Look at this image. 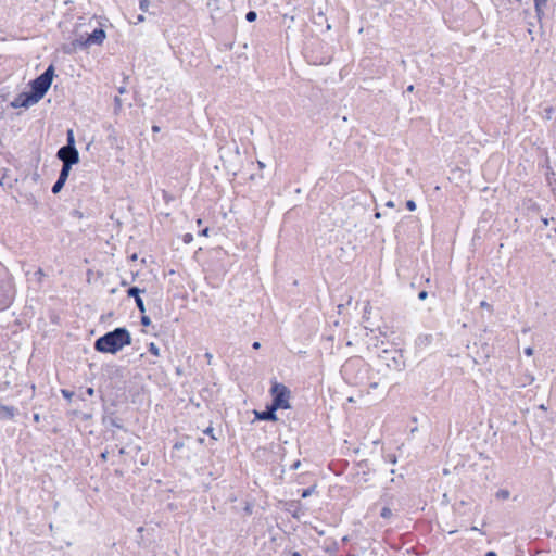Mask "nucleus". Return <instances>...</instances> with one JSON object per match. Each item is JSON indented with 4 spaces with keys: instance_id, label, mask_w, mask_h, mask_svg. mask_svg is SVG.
<instances>
[{
    "instance_id": "nucleus-1",
    "label": "nucleus",
    "mask_w": 556,
    "mask_h": 556,
    "mask_svg": "<svg viewBox=\"0 0 556 556\" xmlns=\"http://www.w3.org/2000/svg\"><path fill=\"white\" fill-rule=\"evenodd\" d=\"M131 344V334L125 327H117L94 341V350L101 353L116 354Z\"/></svg>"
},
{
    "instance_id": "nucleus-2",
    "label": "nucleus",
    "mask_w": 556,
    "mask_h": 556,
    "mask_svg": "<svg viewBox=\"0 0 556 556\" xmlns=\"http://www.w3.org/2000/svg\"><path fill=\"white\" fill-rule=\"evenodd\" d=\"M53 76L54 67L50 65L41 75L30 81V92L35 100L39 102L45 97L52 84Z\"/></svg>"
},
{
    "instance_id": "nucleus-3",
    "label": "nucleus",
    "mask_w": 556,
    "mask_h": 556,
    "mask_svg": "<svg viewBox=\"0 0 556 556\" xmlns=\"http://www.w3.org/2000/svg\"><path fill=\"white\" fill-rule=\"evenodd\" d=\"M365 367L364 362L361 358H350L342 366L341 372L343 378L351 384H359L363 377L358 376L362 368Z\"/></svg>"
},
{
    "instance_id": "nucleus-4",
    "label": "nucleus",
    "mask_w": 556,
    "mask_h": 556,
    "mask_svg": "<svg viewBox=\"0 0 556 556\" xmlns=\"http://www.w3.org/2000/svg\"><path fill=\"white\" fill-rule=\"evenodd\" d=\"M273 402L270 405L274 409H288L290 408L289 399L290 390L282 383L274 382L270 389Z\"/></svg>"
},
{
    "instance_id": "nucleus-5",
    "label": "nucleus",
    "mask_w": 556,
    "mask_h": 556,
    "mask_svg": "<svg viewBox=\"0 0 556 556\" xmlns=\"http://www.w3.org/2000/svg\"><path fill=\"white\" fill-rule=\"evenodd\" d=\"M14 287L12 279L4 275L0 278V311L9 307L14 299Z\"/></svg>"
},
{
    "instance_id": "nucleus-6",
    "label": "nucleus",
    "mask_w": 556,
    "mask_h": 556,
    "mask_svg": "<svg viewBox=\"0 0 556 556\" xmlns=\"http://www.w3.org/2000/svg\"><path fill=\"white\" fill-rule=\"evenodd\" d=\"M56 156L63 165L67 164L68 167L79 162V152L76 147L63 146L58 150Z\"/></svg>"
},
{
    "instance_id": "nucleus-7",
    "label": "nucleus",
    "mask_w": 556,
    "mask_h": 556,
    "mask_svg": "<svg viewBox=\"0 0 556 556\" xmlns=\"http://www.w3.org/2000/svg\"><path fill=\"white\" fill-rule=\"evenodd\" d=\"M38 103L37 100H35L34 96L31 94L30 91L28 92H22L20 93L12 102H11V106L14 108V109H18V108H29L34 104Z\"/></svg>"
},
{
    "instance_id": "nucleus-8",
    "label": "nucleus",
    "mask_w": 556,
    "mask_h": 556,
    "mask_svg": "<svg viewBox=\"0 0 556 556\" xmlns=\"http://www.w3.org/2000/svg\"><path fill=\"white\" fill-rule=\"evenodd\" d=\"M72 167H68V165H62L61 172L59 174L58 180L52 186V193L56 194L59 193L62 188L64 187L71 172Z\"/></svg>"
},
{
    "instance_id": "nucleus-9",
    "label": "nucleus",
    "mask_w": 556,
    "mask_h": 556,
    "mask_svg": "<svg viewBox=\"0 0 556 556\" xmlns=\"http://www.w3.org/2000/svg\"><path fill=\"white\" fill-rule=\"evenodd\" d=\"M273 405H268L265 410H254L255 418L258 420L276 421L277 415Z\"/></svg>"
},
{
    "instance_id": "nucleus-10",
    "label": "nucleus",
    "mask_w": 556,
    "mask_h": 556,
    "mask_svg": "<svg viewBox=\"0 0 556 556\" xmlns=\"http://www.w3.org/2000/svg\"><path fill=\"white\" fill-rule=\"evenodd\" d=\"M105 39V31L102 28H96L87 38V43L101 45Z\"/></svg>"
},
{
    "instance_id": "nucleus-11",
    "label": "nucleus",
    "mask_w": 556,
    "mask_h": 556,
    "mask_svg": "<svg viewBox=\"0 0 556 556\" xmlns=\"http://www.w3.org/2000/svg\"><path fill=\"white\" fill-rule=\"evenodd\" d=\"M17 409L14 406H8L0 403V419H13Z\"/></svg>"
},
{
    "instance_id": "nucleus-12",
    "label": "nucleus",
    "mask_w": 556,
    "mask_h": 556,
    "mask_svg": "<svg viewBox=\"0 0 556 556\" xmlns=\"http://www.w3.org/2000/svg\"><path fill=\"white\" fill-rule=\"evenodd\" d=\"M536 17L539 20L544 15V9L546 8L547 0H533Z\"/></svg>"
},
{
    "instance_id": "nucleus-13",
    "label": "nucleus",
    "mask_w": 556,
    "mask_h": 556,
    "mask_svg": "<svg viewBox=\"0 0 556 556\" xmlns=\"http://www.w3.org/2000/svg\"><path fill=\"white\" fill-rule=\"evenodd\" d=\"M143 292H144V289H140L139 287L134 286V287L128 288L127 295L129 298L136 299V296L141 295V293H143Z\"/></svg>"
},
{
    "instance_id": "nucleus-14",
    "label": "nucleus",
    "mask_w": 556,
    "mask_h": 556,
    "mask_svg": "<svg viewBox=\"0 0 556 556\" xmlns=\"http://www.w3.org/2000/svg\"><path fill=\"white\" fill-rule=\"evenodd\" d=\"M135 303H136V306H137V308L139 309V312H140L141 314H144V313H146V305H144V302H143V300H142L141 295L136 296V299H135Z\"/></svg>"
},
{
    "instance_id": "nucleus-15",
    "label": "nucleus",
    "mask_w": 556,
    "mask_h": 556,
    "mask_svg": "<svg viewBox=\"0 0 556 556\" xmlns=\"http://www.w3.org/2000/svg\"><path fill=\"white\" fill-rule=\"evenodd\" d=\"M326 21H327V20H326V17H325V14H324L321 11H319V12H318L316 15H314V17H313V23H314V24H317V25H321V24H323V22H326Z\"/></svg>"
},
{
    "instance_id": "nucleus-16",
    "label": "nucleus",
    "mask_w": 556,
    "mask_h": 556,
    "mask_svg": "<svg viewBox=\"0 0 556 556\" xmlns=\"http://www.w3.org/2000/svg\"><path fill=\"white\" fill-rule=\"evenodd\" d=\"M66 137H67V143L65 146L75 147V137H74V131L72 129L67 130Z\"/></svg>"
},
{
    "instance_id": "nucleus-17",
    "label": "nucleus",
    "mask_w": 556,
    "mask_h": 556,
    "mask_svg": "<svg viewBox=\"0 0 556 556\" xmlns=\"http://www.w3.org/2000/svg\"><path fill=\"white\" fill-rule=\"evenodd\" d=\"M122 106H123V101L119 97L116 96L114 98V112L117 114L122 110Z\"/></svg>"
},
{
    "instance_id": "nucleus-18",
    "label": "nucleus",
    "mask_w": 556,
    "mask_h": 556,
    "mask_svg": "<svg viewBox=\"0 0 556 556\" xmlns=\"http://www.w3.org/2000/svg\"><path fill=\"white\" fill-rule=\"evenodd\" d=\"M380 516L383 518V519H390L393 514H392V510L389 508V507H383L380 511Z\"/></svg>"
},
{
    "instance_id": "nucleus-19",
    "label": "nucleus",
    "mask_w": 556,
    "mask_h": 556,
    "mask_svg": "<svg viewBox=\"0 0 556 556\" xmlns=\"http://www.w3.org/2000/svg\"><path fill=\"white\" fill-rule=\"evenodd\" d=\"M148 350H149V352H150L151 354H153L154 356H160V349H159V346H157L155 343L151 342V343L149 344Z\"/></svg>"
},
{
    "instance_id": "nucleus-20",
    "label": "nucleus",
    "mask_w": 556,
    "mask_h": 556,
    "mask_svg": "<svg viewBox=\"0 0 556 556\" xmlns=\"http://www.w3.org/2000/svg\"><path fill=\"white\" fill-rule=\"evenodd\" d=\"M257 18V13L255 11H249L245 14V20L250 23L254 22Z\"/></svg>"
},
{
    "instance_id": "nucleus-21",
    "label": "nucleus",
    "mask_w": 556,
    "mask_h": 556,
    "mask_svg": "<svg viewBox=\"0 0 556 556\" xmlns=\"http://www.w3.org/2000/svg\"><path fill=\"white\" fill-rule=\"evenodd\" d=\"M314 492H315V486H309L307 489H304L302 491V497L306 498V497L311 496Z\"/></svg>"
},
{
    "instance_id": "nucleus-22",
    "label": "nucleus",
    "mask_w": 556,
    "mask_h": 556,
    "mask_svg": "<svg viewBox=\"0 0 556 556\" xmlns=\"http://www.w3.org/2000/svg\"><path fill=\"white\" fill-rule=\"evenodd\" d=\"M140 321H141V325L146 326V327L151 325V319L146 314L141 315Z\"/></svg>"
},
{
    "instance_id": "nucleus-23",
    "label": "nucleus",
    "mask_w": 556,
    "mask_h": 556,
    "mask_svg": "<svg viewBox=\"0 0 556 556\" xmlns=\"http://www.w3.org/2000/svg\"><path fill=\"white\" fill-rule=\"evenodd\" d=\"M496 496L506 500V498L509 497V491H507V490H500L496 493Z\"/></svg>"
},
{
    "instance_id": "nucleus-24",
    "label": "nucleus",
    "mask_w": 556,
    "mask_h": 556,
    "mask_svg": "<svg viewBox=\"0 0 556 556\" xmlns=\"http://www.w3.org/2000/svg\"><path fill=\"white\" fill-rule=\"evenodd\" d=\"M406 207H407V210H409V211H415V210H416V203H415V201H413V200H407V201H406Z\"/></svg>"
},
{
    "instance_id": "nucleus-25",
    "label": "nucleus",
    "mask_w": 556,
    "mask_h": 556,
    "mask_svg": "<svg viewBox=\"0 0 556 556\" xmlns=\"http://www.w3.org/2000/svg\"><path fill=\"white\" fill-rule=\"evenodd\" d=\"M393 362H394V366L393 368L394 369H401V366L404 364L402 359H397L395 356L392 358Z\"/></svg>"
},
{
    "instance_id": "nucleus-26",
    "label": "nucleus",
    "mask_w": 556,
    "mask_h": 556,
    "mask_svg": "<svg viewBox=\"0 0 556 556\" xmlns=\"http://www.w3.org/2000/svg\"><path fill=\"white\" fill-rule=\"evenodd\" d=\"M61 392H62V395H63L65 399H67V400H71V399H72V396L74 395V392L68 391V390H66V389H63Z\"/></svg>"
},
{
    "instance_id": "nucleus-27",
    "label": "nucleus",
    "mask_w": 556,
    "mask_h": 556,
    "mask_svg": "<svg viewBox=\"0 0 556 556\" xmlns=\"http://www.w3.org/2000/svg\"><path fill=\"white\" fill-rule=\"evenodd\" d=\"M149 3H150L149 0H140V9L142 11H147Z\"/></svg>"
},
{
    "instance_id": "nucleus-28",
    "label": "nucleus",
    "mask_w": 556,
    "mask_h": 556,
    "mask_svg": "<svg viewBox=\"0 0 556 556\" xmlns=\"http://www.w3.org/2000/svg\"><path fill=\"white\" fill-rule=\"evenodd\" d=\"M227 148L226 147H220L219 148V153H220V159L224 160L226 156H227Z\"/></svg>"
},
{
    "instance_id": "nucleus-29",
    "label": "nucleus",
    "mask_w": 556,
    "mask_h": 556,
    "mask_svg": "<svg viewBox=\"0 0 556 556\" xmlns=\"http://www.w3.org/2000/svg\"><path fill=\"white\" fill-rule=\"evenodd\" d=\"M428 296V292L422 290L418 293V299L421 300V301H425Z\"/></svg>"
},
{
    "instance_id": "nucleus-30",
    "label": "nucleus",
    "mask_w": 556,
    "mask_h": 556,
    "mask_svg": "<svg viewBox=\"0 0 556 556\" xmlns=\"http://www.w3.org/2000/svg\"><path fill=\"white\" fill-rule=\"evenodd\" d=\"M192 241V235L191 233H186L184 236V242L185 243H190Z\"/></svg>"
},
{
    "instance_id": "nucleus-31",
    "label": "nucleus",
    "mask_w": 556,
    "mask_h": 556,
    "mask_svg": "<svg viewBox=\"0 0 556 556\" xmlns=\"http://www.w3.org/2000/svg\"><path fill=\"white\" fill-rule=\"evenodd\" d=\"M35 276L38 278V280L40 281L41 278L45 276L43 271L41 268H39L36 273H35Z\"/></svg>"
},
{
    "instance_id": "nucleus-32",
    "label": "nucleus",
    "mask_w": 556,
    "mask_h": 556,
    "mask_svg": "<svg viewBox=\"0 0 556 556\" xmlns=\"http://www.w3.org/2000/svg\"><path fill=\"white\" fill-rule=\"evenodd\" d=\"M370 311H371V306L369 303H367L364 308V317H366L368 314H370Z\"/></svg>"
},
{
    "instance_id": "nucleus-33",
    "label": "nucleus",
    "mask_w": 556,
    "mask_h": 556,
    "mask_svg": "<svg viewBox=\"0 0 556 556\" xmlns=\"http://www.w3.org/2000/svg\"><path fill=\"white\" fill-rule=\"evenodd\" d=\"M301 466V462L300 460H296L294 462L291 466H290V469L291 470H296L299 469V467Z\"/></svg>"
},
{
    "instance_id": "nucleus-34",
    "label": "nucleus",
    "mask_w": 556,
    "mask_h": 556,
    "mask_svg": "<svg viewBox=\"0 0 556 556\" xmlns=\"http://www.w3.org/2000/svg\"><path fill=\"white\" fill-rule=\"evenodd\" d=\"M480 307L486 308V309H491L492 308V306L486 301H482L480 303Z\"/></svg>"
},
{
    "instance_id": "nucleus-35",
    "label": "nucleus",
    "mask_w": 556,
    "mask_h": 556,
    "mask_svg": "<svg viewBox=\"0 0 556 556\" xmlns=\"http://www.w3.org/2000/svg\"><path fill=\"white\" fill-rule=\"evenodd\" d=\"M525 354L527 356H532L533 355V348L529 346V348H526L525 349Z\"/></svg>"
},
{
    "instance_id": "nucleus-36",
    "label": "nucleus",
    "mask_w": 556,
    "mask_h": 556,
    "mask_svg": "<svg viewBox=\"0 0 556 556\" xmlns=\"http://www.w3.org/2000/svg\"><path fill=\"white\" fill-rule=\"evenodd\" d=\"M111 425H112L113 427H116V428H123V426H122L121 424H118L115 419H112V420H111Z\"/></svg>"
},
{
    "instance_id": "nucleus-37",
    "label": "nucleus",
    "mask_w": 556,
    "mask_h": 556,
    "mask_svg": "<svg viewBox=\"0 0 556 556\" xmlns=\"http://www.w3.org/2000/svg\"><path fill=\"white\" fill-rule=\"evenodd\" d=\"M389 462H390L391 464H395V463H396V457H395V455H389Z\"/></svg>"
},
{
    "instance_id": "nucleus-38",
    "label": "nucleus",
    "mask_w": 556,
    "mask_h": 556,
    "mask_svg": "<svg viewBox=\"0 0 556 556\" xmlns=\"http://www.w3.org/2000/svg\"><path fill=\"white\" fill-rule=\"evenodd\" d=\"M108 455H109V453H108V451H105V452H102V453H101L100 457H101L103 460H106V459H108Z\"/></svg>"
},
{
    "instance_id": "nucleus-39",
    "label": "nucleus",
    "mask_w": 556,
    "mask_h": 556,
    "mask_svg": "<svg viewBox=\"0 0 556 556\" xmlns=\"http://www.w3.org/2000/svg\"><path fill=\"white\" fill-rule=\"evenodd\" d=\"M208 231H210V228H207V227H206V228H204V229L200 232V235H202V236H207V235H208Z\"/></svg>"
},
{
    "instance_id": "nucleus-40",
    "label": "nucleus",
    "mask_w": 556,
    "mask_h": 556,
    "mask_svg": "<svg viewBox=\"0 0 556 556\" xmlns=\"http://www.w3.org/2000/svg\"><path fill=\"white\" fill-rule=\"evenodd\" d=\"M86 392H87V394H88L89 396H92V395H93V393H94V390H93L92 388H88V389L86 390Z\"/></svg>"
},
{
    "instance_id": "nucleus-41",
    "label": "nucleus",
    "mask_w": 556,
    "mask_h": 556,
    "mask_svg": "<svg viewBox=\"0 0 556 556\" xmlns=\"http://www.w3.org/2000/svg\"><path fill=\"white\" fill-rule=\"evenodd\" d=\"M485 556H497V554L494 551H489L485 553Z\"/></svg>"
},
{
    "instance_id": "nucleus-42",
    "label": "nucleus",
    "mask_w": 556,
    "mask_h": 556,
    "mask_svg": "<svg viewBox=\"0 0 556 556\" xmlns=\"http://www.w3.org/2000/svg\"><path fill=\"white\" fill-rule=\"evenodd\" d=\"M126 91H127V90H126V87H119V88H118V93H119V94H123V93H125Z\"/></svg>"
},
{
    "instance_id": "nucleus-43",
    "label": "nucleus",
    "mask_w": 556,
    "mask_h": 556,
    "mask_svg": "<svg viewBox=\"0 0 556 556\" xmlns=\"http://www.w3.org/2000/svg\"><path fill=\"white\" fill-rule=\"evenodd\" d=\"M252 346H253V349L257 350L261 348V343L255 341Z\"/></svg>"
},
{
    "instance_id": "nucleus-44",
    "label": "nucleus",
    "mask_w": 556,
    "mask_h": 556,
    "mask_svg": "<svg viewBox=\"0 0 556 556\" xmlns=\"http://www.w3.org/2000/svg\"><path fill=\"white\" fill-rule=\"evenodd\" d=\"M161 130V128L156 125L152 126V131L153 132H159Z\"/></svg>"
},
{
    "instance_id": "nucleus-45",
    "label": "nucleus",
    "mask_w": 556,
    "mask_h": 556,
    "mask_svg": "<svg viewBox=\"0 0 556 556\" xmlns=\"http://www.w3.org/2000/svg\"><path fill=\"white\" fill-rule=\"evenodd\" d=\"M205 357L207 358V361L210 363L213 356L211 353L207 352V353H205Z\"/></svg>"
},
{
    "instance_id": "nucleus-46",
    "label": "nucleus",
    "mask_w": 556,
    "mask_h": 556,
    "mask_svg": "<svg viewBox=\"0 0 556 556\" xmlns=\"http://www.w3.org/2000/svg\"><path fill=\"white\" fill-rule=\"evenodd\" d=\"M205 433L212 435L213 433V428L208 427L206 430H205Z\"/></svg>"
},
{
    "instance_id": "nucleus-47",
    "label": "nucleus",
    "mask_w": 556,
    "mask_h": 556,
    "mask_svg": "<svg viewBox=\"0 0 556 556\" xmlns=\"http://www.w3.org/2000/svg\"><path fill=\"white\" fill-rule=\"evenodd\" d=\"M414 90V86L413 85H409L406 89L407 92H413Z\"/></svg>"
},
{
    "instance_id": "nucleus-48",
    "label": "nucleus",
    "mask_w": 556,
    "mask_h": 556,
    "mask_svg": "<svg viewBox=\"0 0 556 556\" xmlns=\"http://www.w3.org/2000/svg\"><path fill=\"white\" fill-rule=\"evenodd\" d=\"M291 556H302V555L300 554V552L294 551L291 553Z\"/></svg>"
},
{
    "instance_id": "nucleus-49",
    "label": "nucleus",
    "mask_w": 556,
    "mask_h": 556,
    "mask_svg": "<svg viewBox=\"0 0 556 556\" xmlns=\"http://www.w3.org/2000/svg\"><path fill=\"white\" fill-rule=\"evenodd\" d=\"M233 149H235V152L238 154L239 153V148L236 143H233Z\"/></svg>"
},
{
    "instance_id": "nucleus-50",
    "label": "nucleus",
    "mask_w": 556,
    "mask_h": 556,
    "mask_svg": "<svg viewBox=\"0 0 556 556\" xmlns=\"http://www.w3.org/2000/svg\"><path fill=\"white\" fill-rule=\"evenodd\" d=\"M387 206L393 207V206H394V204H393V202H392V201H389V202L387 203Z\"/></svg>"
},
{
    "instance_id": "nucleus-51",
    "label": "nucleus",
    "mask_w": 556,
    "mask_h": 556,
    "mask_svg": "<svg viewBox=\"0 0 556 556\" xmlns=\"http://www.w3.org/2000/svg\"><path fill=\"white\" fill-rule=\"evenodd\" d=\"M380 216H381L380 212H376L375 217L380 218Z\"/></svg>"
},
{
    "instance_id": "nucleus-52",
    "label": "nucleus",
    "mask_w": 556,
    "mask_h": 556,
    "mask_svg": "<svg viewBox=\"0 0 556 556\" xmlns=\"http://www.w3.org/2000/svg\"><path fill=\"white\" fill-rule=\"evenodd\" d=\"M34 419H35L36 421H38V420H39V415H38V414H35V415H34Z\"/></svg>"
},
{
    "instance_id": "nucleus-53",
    "label": "nucleus",
    "mask_w": 556,
    "mask_h": 556,
    "mask_svg": "<svg viewBox=\"0 0 556 556\" xmlns=\"http://www.w3.org/2000/svg\"><path fill=\"white\" fill-rule=\"evenodd\" d=\"M377 386H378L377 382H374L370 384L371 388H377Z\"/></svg>"
},
{
    "instance_id": "nucleus-54",
    "label": "nucleus",
    "mask_w": 556,
    "mask_h": 556,
    "mask_svg": "<svg viewBox=\"0 0 556 556\" xmlns=\"http://www.w3.org/2000/svg\"><path fill=\"white\" fill-rule=\"evenodd\" d=\"M471 530H472V531H479V529H478L477 527H475V526H473V527H471Z\"/></svg>"
},
{
    "instance_id": "nucleus-55",
    "label": "nucleus",
    "mask_w": 556,
    "mask_h": 556,
    "mask_svg": "<svg viewBox=\"0 0 556 556\" xmlns=\"http://www.w3.org/2000/svg\"><path fill=\"white\" fill-rule=\"evenodd\" d=\"M127 285H128L127 281H125V280L122 281V286H127Z\"/></svg>"
},
{
    "instance_id": "nucleus-56",
    "label": "nucleus",
    "mask_w": 556,
    "mask_h": 556,
    "mask_svg": "<svg viewBox=\"0 0 556 556\" xmlns=\"http://www.w3.org/2000/svg\"><path fill=\"white\" fill-rule=\"evenodd\" d=\"M395 354H399V358L402 359V354H400L399 351H395Z\"/></svg>"
},
{
    "instance_id": "nucleus-57",
    "label": "nucleus",
    "mask_w": 556,
    "mask_h": 556,
    "mask_svg": "<svg viewBox=\"0 0 556 556\" xmlns=\"http://www.w3.org/2000/svg\"><path fill=\"white\" fill-rule=\"evenodd\" d=\"M124 453H125L124 448H121L119 454H124Z\"/></svg>"
}]
</instances>
